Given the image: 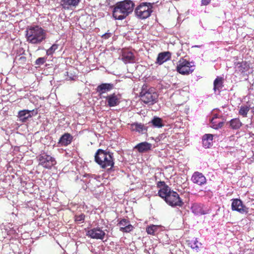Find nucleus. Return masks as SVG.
Listing matches in <instances>:
<instances>
[{
  "instance_id": "obj_1",
  "label": "nucleus",
  "mask_w": 254,
  "mask_h": 254,
  "mask_svg": "<svg viewBox=\"0 0 254 254\" xmlns=\"http://www.w3.org/2000/svg\"><path fill=\"white\" fill-rule=\"evenodd\" d=\"M134 6V3L130 0L117 3L113 10V17L116 19L123 20L132 12Z\"/></svg>"
},
{
  "instance_id": "obj_2",
  "label": "nucleus",
  "mask_w": 254,
  "mask_h": 254,
  "mask_svg": "<svg viewBox=\"0 0 254 254\" xmlns=\"http://www.w3.org/2000/svg\"><path fill=\"white\" fill-rule=\"evenodd\" d=\"M26 32L27 41L32 44H40L46 38L45 31L39 26L28 27Z\"/></svg>"
},
{
  "instance_id": "obj_3",
  "label": "nucleus",
  "mask_w": 254,
  "mask_h": 254,
  "mask_svg": "<svg viewBox=\"0 0 254 254\" xmlns=\"http://www.w3.org/2000/svg\"><path fill=\"white\" fill-rule=\"evenodd\" d=\"M95 161L102 169L111 170L114 165L113 154L102 149H99L96 152Z\"/></svg>"
},
{
  "instance_id": "obj_4",
  "label": "nucleus",
  "mask_w": 254,
  "mask_h": 254,
  "mask_svg": "<svg viewBox=\"0 0 254 254\" xmlns=\"http://www.w3.org/2000/svg\"><path fill=\"white\" fill-rule=\"evenodd\" d=\"M158 195L163 198H164L165 201L169 205L172 206H179L183 204L179 194L176 191L171 190L170 188H165L162 190H159Z\"/></svg>"
},
{
  "instance_id": "obj_5",
  "label": "nucleus",
  "mask_w": 254,
  "mask_h": 254,
  "mask_svg": "<svg viewBox=\"0 0 254 254\" xmlns=\"http://www.w3.org/2000/svg\"><path fill=\"white\" fill-rule=\"evenodd\" d=\"M140 99L145 104H153L158 98V94L153 88L147 89L143 86L140 92Z\"/></svg>"
},
{
  "instance_id": "obj_6",
  "label": "nucleus",
  "mask_w": 254,
  "mask_h": 254,
  "mask_svg": "<svg viewBox=\"0 0 254 254\" xmlns=\"http://www.w3.org/2000/svg\"><path fill=\"white\" fill-rule=\"evenodd\" d=\"M153 3L150 2H142L135 9L136 15L140 19L148 18L152 12Z\"/></svg>"
},
{
  "instance_id": "obj_7",
  "label": "nucleus",
  "mask_w": 254,
  "mask_h": 254,
  "mask_svg": "<svg viewBox=\"0 0 254 254\" xmlns=\"http://www.w3.org/2000/svg\"><path fill=\"white\" fill-rule=\"evenodd\" d=\"M194 69V64L192 62H190L184 58H181L178 62L177 70L181 74H189Z\"/></svg>"
},
{
  "instance_id": "obj_8",
  "label": "nucleus",
  "mask_w": 254,
  "mask_h": 254,
  "mask_svg": "<svg viewBox=\"0 0 254 254\" xmlns=\"http://www.w3.org/2000/svg\"><path fill=\"white\" fill-rule=\"evenodd\" d=\"M38 160L39 164L48 169H50L56 164V161L54 157L44 153L39 156Z\"/></svg>"
},
{
  "instance_id": "obj_9",
  "label": "nucleus",
  "mask_w": 254,
  "mask_h": 254,
  "mask_svg": "<svg viewBox=\"0 0 254 254\" xmlns=\"http://www.w3.org/2000/svg\"><path fill=\"white\" fill-rule=\"evenodd\" d=\"M235 73L241 77L248 75L250 68L249 64L246 62L238 63L235 64Z\"/></svg>"
},
{
  "instance_id": "obj_10",
  "label": "nucleus",
  "mask_w": 254,
  "mask_h": 254,
  "mask_svg": "<svg viewBox=\"0 0 254 254\" xmlns=\"http://www.w3.org/2000/svg\"><path fill=\"white\" fill-rule=\"evenodd\" d=\"M231 207L233 211H236L240 213L247 212V209L243 204L242 201L239 199H233L232 200Z\"/></svg>"
},
{
  "instance_id": "obj_11",
  "label": "nucleus",
  "mask_w": 254,
  "mask_h": 254,
  "mask_svg": "<svg viewBox=\"0 0 254 254\" xmlns=\"http://www.w3.org/2000/svg\"><path fill=\"white\" fill-rule=\"evenodd\" d=\"M105 235V233L98 228H93L89 230L87 232V236L92 239L103 240Z\"/></svg>"
},
{
  "instance_id": "obj_12",
  "label": "nucleus",
  "mask_w": 254,
  "mask_h": 254,
  "mask_svg": "<svg viewBox=\"0 0 254 254\" xmlns=\"http://www.w3.org/2000/svg\"><path fill=\"white\" fill-rule=\"evenodd\" d=\"M102 97L106 99L108 105L111 107L118 105L120 102V96L115 93L109 95L106 97L103 96Z\"/></svg>"
},
{
  "instance_id": "obj_13",
  "label": "nucleus",
  "mask_w": 254,
  "mask_h": 254,
  "mask_svg": "<svg viewBox=\"0 0 254 254\" xmlns=\"http://www.w3.org/2000/svg\"><path fill=\"white\" fill-rule=\"evenodd\" d=\"M81 0H61V5L64 9H70L78 5Z\"/></svg>"
},
{
  "instance_id": "obj_14",
  "label": "nucleus",
  "mask_w": 254,
  "mask_h": 254,
  "mask_svg": "<svg viewBox=\"0 0 254 254\" xmlns=\"http://www.w3.org/2000/svg\"><path fill=\"white\" fill-rule=\"evenodd\" d=\"M34 110H23L19 111L18 117L20 121L23 123L26 122L27 120L34 115Z\"/></svg>"
},
{
  "instance_id": "obj_15",
  "label": "nucleus",
  "mask_w": 254,
  "mask_h": 254,
  "mask_svg": "<svg viewBox=\"0 0 254 254\" xmlns=\"http://www.w3.org/2000/svg\"><path fill=\"white\" fill-rule=\"evenodd\" d=\"M120 226V231L124 233H128L133 229V226L130 224L128 220L126 219H122L119 223Z\"/></svg>"
},
{
  "instance_id": "obj_16",
  "label": "nucleus",
  "mask_w": 254,
  "mask_h": 254,
  "mask_svg": "<svg viewBox=\"0 0 254 254\" xmlns=\"http://www.w3.org/2000/svg\"><path fill=\"white\" fill-rule=\"evenodd\" d=\"M152 144L147 142H142L137 144L134 147L139 153L146 152L151 150Z\"/></svg>"
},
{
  "instance_id": "obj_17",
  "label": "nucleus",
  "mask_w": 254,
  "mask_h": 254,
  "mask_svg": "<svg viewBox=\"0 0 254 254\" xmlns=\"http://www.w3.org/2000/svg\"><path fill=\"white\" fill-rule=\"evenodd\" d=\"M192 182L198 185H202L206 183L205 177L202 173L196 172H195L191 178Z\"/></svg>"
},
{
  "instance_id": "obj_18",
  "label": "nucleus",
  "mask_w": 254,
  "mask_h": 254,
  "mask_svg": "<svg viewBox=\"0 0 254 254\" xmlns=\"http://www.w3.org/2000/svg\"><path fill=\"white\" fill-rule=\"evenodd\" d=\"M171 57V53L169 52H164L159 53L158 55L156 63L159 65L169 60Z\"/></svg>"
},
{
  "instance_id": "obj_19",
  "label": "nucleus",
  "mask_w": 254,
  "mask_h": 254,
  "mask_svg": "<svg viewBox=\"0 0 254 254\" xmlns=\"http://www.w3.org/2000/svg\"><path fill=\"white\" fill-rule=\"evenodd\" d=\"M113 88V85L111 83H102L98 85L97 87V92L100 96H102L104 93H105Z\"/></svg>"
},
{
  "instance_id": "obj_20",
  "label": "nucleus",
  "mask_w": 254,
  "mask_h": 254,
  "mask_svg": "<svg viewBox=\"0 0 254 254\" xmlns=\"http://www.w3.org/2000/svg\"><path fill=\"white\" fill-rule=\"evenodd\" d=\"M72 139V136L69 133H64L60 138L59 144L61 146H66L69 144Z\"/></svg>"
},
{
  "instance_id": "obj_21",
  "label": "nucleus",
  "mask_w": 254,
  "mask_h": 254,
  "mask_svg": "<svg viewBox=\"0 0 254 254\" xmlns=\"http://www.w3.org/2000/svg\"><path fill=\"white\" fill-rule=\"evenodd\" d=\"M213 135L211 134H205L203 135L202 138V144L203 146L206 148H209L212 143Z\"/></svg>"
},
{
  "instance_id": "obj_22",
  "label": "nucleus",
  "mask_w": 254,
  "mask_h": 254,
  "mask_svg": "<svg viewBox=\"0 0 254 254\" xmlns=\"http://www.w3.org/2000/svg\"><path fill=\"white\" fill-rule=\"evenodd\" d=\"M131 129L141 133H144L147 131L146 127L141 124L135 123L131 125Z\"/></svg>"
},
{
  "instance_id": "obj_23",
  "label": "nucleus",
  "mask_w": 254,
  "mask_h": 254,
  "mask_svg": "<svg viewBox=\"0 0 254 254\" xmlns=\"http://www.w3.org/2000/svg\"><path fill=\"white\" fill-rule=\"evenodd\" d=\"M122 60L125 63H132L134 61V57L130 52H124L122 55Z\"/></svg>"
},
{
  "instance_id": "obj_24",
  "label": "nucleus",
  "mask_w": 254,
  "mask_h": 254,
  "mask_svg": "<svg viewBox=\"0 0 254 254\" xmlns=\"http://www.w3.org/2000/svg\"><path fill=\"white\" fill-rule=\"evenodd\" d=\"M229 125L231 128L238 129L242 126V124L239 119L235 118L230 121Z\"/></svg>"
},
{
  "instance_id": "obj_25",
  "label": "nucleus",
  "mask_w": 254,
  "mask_h": 254,
  "mask_svg": "<svg viewBox=\"0 0 254 254\" xmlns=\"http://www.w3.org/2000/svg\"><path fill=\"white\" fill-rule=\"evenodd\" d=\"M192 212L195 215H203L205 212L202 209V206L200 204H195L191 207Z\"/></svg>"
},
{
  "instance_id": "obj_26",
  "label": "nucleus",
  "mask_w": 254,
  "mask_h": 254,
  "mask_svg": "<svg viewBox=\"0 0 254 254\" xmlns=\"http://www.w3.org/2000/svg\"><path fill=\"white\" fill-rule=\"evenodd\" d=\"M149 123L152 124L153 127L157 128L162 127L164 126L162 120L157 117H154Z\"/></svg>"
},
{
  "instance_id": "obj_27",
  "label": "nucleus",
  "mask_w": 254,
  "mask_h": 254,
  "mask_svg": "<svg viewBox=\"0 0 254 254\" xmlns=\"http://www.w3.org/2000/svg\"><path fill=\"white\" fill-rule=\"evenodd\" d=\"M160 226L152 225L146 228V232L148 234L155 235L156 233L158 231Z\"/></svg>"
},
{
  "instance_id": "obj_28",
  "label": "nucleus",
  "mask_w": 254,
  "mask_h": 254,
  "mask_svg": "<svg viewBox=\"0 0 254 254\" xmlns=\"http://www.w3.org/2000/svg\"><path fill=\"white\" fill-rule=\"evenodd\" d=\"M223 78L217 77L214 81V90L216 92L217 90H219L222 87Z\"/></svg>"
},
{
  "instance_id": "obj_29",
  "label": "nucleus",
  "mask_w": 254,
  "mask_h": 254,
  "mask_svg": "<svg viewBox=\"0 0 254 254\" xmlns=\"http://www.w3.org/2000/svg\"><path fill=\"white\" fill-rule=\"evenodd\" d=\"M189 245L192 249L197 252L199 250V247L201 245V244L199 243L197 239H195L190 241L189 242Z\"/></svg>"
},
{
  "instance_id": "obj_30",
  "label": "nucleus",
  "mask_w": 254,
  "mask_h": 254,
  "mask_svg": "<svg viewBox=\"0 0 254 254\" xmlns=\"http://www.w3.org/2000/svg\"><path fill=\"white\" fill-rule=\"evenodd\" d=\"M250 111V107L248 106H242L239 110V113L244 117H247L248 112Z\"/></svg>"
},
{
  "instance_id": "obj_31",
  "label": "nucleus",
  "mask_w": 254,
  "mask_h": 254,
  "mask_svg": "<svg viewBox=\"0 0 254 254\" xmlns=\"http://www.w3.org/2000/svg\"><path fill=\"white\" fill-rule=\"evenodd\" d=\"M58 48V45L57 44H53L49 49L46 51V54L48 56L52 55L56 50Z\"/></svg>"
},
{
  "instance_id": "obj_32",
  "label": "nucleus",
  "mask_w": 254,
  "mask_h": 254,
  "mask_svg": "<svg viewBox=\"0 0 254 254\" xmlns=\"http://www.w3.org/2000/svg\"><path fill=\"white\" fill-rule=\"evenodd\" d=\"M46 61V58L45 57H41L38 58L35 61V64L37 65H41L43 64Z\"/></svg>"
},
{
  "instance_id": "obj_33",
  "label": "nucleus",
  "mask_w": 254,
  "mask_h": 254,
  "mask_svg": "<svg viewBox=\"0 0 254 254\" xmlns=\"http://www.w3.org/2000/svg\"><path fill=\"white\" fill-rule=\"evenodd\" d=\"M157 186L158 188H160L159 190H162L165 188H167V189H170V188L166 185L164 182L159 181L157 184Z\"/></svg>"
},
{
  "instance_id": "obj_34",
  "label": "nucleus",
  "mask_w": 254,
  "mask_h": 254,
  "mask_svg": "<svg viewBox=\"0 0 254 254\" xmlns=\"http://www.w3.org/2000/svg\"><path fill=\"white\" fill-rule=\"evenodd\" d=\"M85 216L84 214H81L79 215L75 216V220L77 222H83L84 220Z\"/></svg>"
},
{
  "instance_id": "obj_35",
  "label": "nucleus",
  "mask_w": 254,
  "mask_h": 254,
  "mask_svg": "<svg viewBox=\"0 0 254 254\" xmlns=\"http://www.w3.org/2000/svg\"><path fill=\"white\" fill-rule=\"evenodd\" d=\"M67 77L66 78V79L67 80H75L76 79V76L75 75H72L71 74L70 75H69L68 74V72H67Z\"/></svg>"
},
{
  "instance_id": "obj_36",
  "label": "nucleus",
  "mask_w": 254,
  "mask_h": 254,
  "mask_svg": "<svg viewBox=\"0 0 254 254\" xmlns=\"http://www.w3.org/2000/svg\"><path fill=\"white\" fill-rule=\"evenodd\" d=\"M211 0H201V4L204 5L208 4Z\"/></svg>"
},
{
  "instance_id": "obj_37",
  "label": "nucleus",
  "mask_w": 254,
  "mask_h": 254,
  "mask_svg": "<svg viewBox=\"0 0 254 254\" xmlns=\"http://www.w3.org/2000/svg\"><path fill=\"white\" fill-rule=\"evenodd\" d=\"M110 36V34L105 33L102 35V37L105 39H107Z\"/></svg>"
},
{
  "instance_id": "obj_38",
  "label": "nucleus",
  "mask_w": 254,
  "mask_h": 254,
  "mask_svg": "<svg viewBox=\"0 0 254 254\" xmlns=\"http://www.w3.org/2000/svg\"><path fill=\"white\" fill-rule=\"evenodd\" d=\"M223 125V123L222 122H220L218 124V127H221Z\"/></svg>"
},
{
  "instance_id": "obj_39",
  "label": "nucleus",
  "mask_w": 254,
  "mask_h": 254,
  "mask_svg": "<svg viewBox=\"0 0 254 254\" xmlns=\"http://www.w3.org/2000/svg\"><path fill=\"white\" fill-rule=\"evenodd\" d=\"M194 47H200V46H197V45H195L194 46H193Z\"/></svg>"
},
{
  "instance_id": "obj_40",
  "label": "nucleus",
  "mask_w": 254,
  "mask_h": 254,
  "mask_svg": "<svg viewBox=\"0 0 254 254\" xmlns=\"http://www.w3.org/2000/svg\"><path fill=\"white\" fill-rule=\"evenodd\" d=\"M177 56H180V54H179L178 53H177Z\"/></svg>"
},
{
  "instance_id": "obj_41",
  "label": "nucleus",
  "mask_w": 254,
  "mask_h": 254,
  "mask_svg": "<svg viewBox=\"0 0 254 254\" xmlns=\"http://www.w3.org/2000/svg\"><path fill=\"white\" fill-rule=\"evenodd\" d=\"M25 58L24 57H20V59Z\"/></svg>"
}]
</instances>
